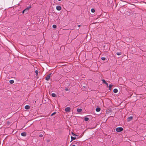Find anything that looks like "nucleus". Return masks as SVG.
I'll list each match as a JSON object with an SVG mask.
<instances>
[{
	"label": "nucleus",
	"mask_w": 146,
	"mask_h": 146,
	"mask_svg": "<svg viewBox=\"0 0 146 146\" xmlns=\"http://www.w3.org/2000/svg\"><path fill=\"white\" fill-rule=\"evenodd\" d=\"M101 59L103 60H106V58L105 57H102Z\"/></svg>",
	"instance_id": "nucleus-23"
},
{
	"label": "nucleus",
	"mask_w": 146,
	"mask_h": 146,
	"mask_svg": "<svg viewBox=\"0 0 146 146\" xmlns=\"http://www.w3.org/2000/svg\"><path fill=\"white\" fill-rule=\"evenodd\" d=\"M123 128L121 127L117 128L116 129V131L117 132H120L123 130Z\"/></svg>",
	"instance_id": "nucleus-2"
},
{
	"label": "nucleus",
	"mask_w": 146,
	"mask_h": 146,
	"mask_svg": "<svg viewBox=\"0 0 146 146\" xmlns=\"http://www.w3.org/2000/svg\"><path fill=\"white\" fill-rule=\"evenodd\" d=\"M9 82L11 84H12L14 83V81L13 80H11L9 81Z\"/></svg>",
	"instance_id": "nucleus-16"
},
{
	"label": "nucleus",
	"mask_w": 146,
	"mask_h": 146,
	"mask_svg": "<svg viewBox=\"0 0 146 146\" xmlns=\"http://www.w3.org/2000/svg\"><path fill=\"white\" fill-rule=\"evenodd\" d=\"M80 26H80V25H78V27H80Z\"/></svg>",
	"instance_id": "nucleus-29"
},
{
	"label": "nucleus",
	"mask_w": 146,
	"mask_h": 146,
	"mask_svg": "<svg viewBox=\"0 0 146 146\" xmlns=\"http://www.w3.org/2000/svg\"><path fill=\"white\" fill-rule=\"evenodd\" d=\"M39 136L41 137H43V135L42 134H40L39 135Z\"/></svg>",
	"instance_id": "nucleus-26"
},
{
	"label": "nucleus",
	"mask_w": 146,
	"mask_h": 146,
	"mask_svg": "<svg viewBox=\"0 0 146 146\" xmlns=\"http://www.w3.org/2000/svg\"><path fill=\"white\" fill-rule=\"evenodd\" d=\"M81 84L82 88H86L87 87V85L86 84H84L83 82H81Z\"/></svg>",
	"instance_id": "nucleus-5"
},
{
	"label": "nucleus",
	"mask_w": 146,
	"mask_h": 146,
	"mask_svg": "<svg viewBox=\"0 0 146 146\" xmlns=\"http://www.w3.org/2000/svg\"><path fill=\"white\" fill-rule=\"evenodd\" d=\"M35 73L36 76H37V75L38 73V72L37 70H36L35 71Z\"/></svg>",
	"instance_id": "nucleus-20"
},
{
	"label": "nucleus",
	"mask_w": 146,
	"mask_h": 146,
	"mask_svg": "<svg viewBox=\"0 0 146 146\" xmlns=\"http://www.w3.org/2000/svg\"><path fill=\"white\" fill-rule=\"evenodd\" d=\"M25 108L26 110H28L30 109V107L29 106L26 105L25 106Z\"/></svg>",
	"instance_id": "nucleus-11"
},
{
	"label": "nucleus",
	"mask_w": 146,
	"mask_h": 146,
	"mask_svg": "<svg viewBox=\"0 0 146 146\" xmlns=\"http://www.w3.org/2000/svg\"><path fill=\"white\" fill-rule=\"evenodd\" d=\"M52 27L54 28H56V26L55 25H54L52 26Z\"/></svg>",
	"instance_id": "nucleus-22"
},
{
	"label": "nucleus",
	"mask_w": 146,
	"mask_h": 146,
	"mask_svg": "<svg viewBox=\"0 0 146 146\" xmlns=\"http://www.w3.org/2000/svg\"><path fill=\"white\" fill-rule=\"evenodd\" d=\"M52 96L53 97H55L56 96V94L54 93H52Z\"/></svg>",
	"instance_id": "nucleus-18"
},
{
	"label": "nucleus",
	"mask_w": 146,
	"mask_h": 146,
	"mask_svg": "<svg viewBox=\"0 0 146 146\" xmlns=\"http://www.w3.org/2000/svg\"><path fill=\"white\" fill-rule=\"evenodd\" d=\"M21 136H23V137H25L27 135V133L26 132H24L23 133H21Z\"/></svg>",
	"instance_id": "nucleus-10"
},
{
	"label": "nucleus",
	"mask_w": 146,
	"mask_h": 146,
	"mask_svg": "<svg viewBox=\"0 0 146 146\" xmlns=\"http://www.w3.org/2000/svg\"><path fill=\"white\" fill-rule=\"evenodd\" d=\"M118 55H120L121 54V52H118L116 53Z\"/></svg>",
	"instance_id": "nucleus-19"
},
{
	"label": "nucleus",
	"mask_w": 146,
	"mask_h": 146,
	"mask_svg": "<svg viewBox=\"0 0 146 146\" xmlns=\"http://www.w3.org/2000/svg\"><path fill=\"white\" fill-rule=\"evenodd\" d=\"M95 10L94 9H91V11L92 12V13H94V12H95Z\"/></svg>",
	"instance_id": "nucleus-21"
},
{
	"label": "nucleus",
	"mask_w": 146,
	"mask_h": 146,
	"mask_svg": "<svg viewBox=\"0 0 146 146\" xmlns=\"http://www.w3.org/2000/svg\"><path fill=\"white\" fill-rule=\"evenodd\" d=\"M71 141H70V142H72L73 140H74L76 139V137H73L72 136H71Z\"/></svg>",
	"instance_id": "nucleus-12"
},
{
	"label": "nucleus",
	"mask_w": 146,
	"mask_h": 146,
	"mask_svg": "<svg viewBox=\"0 0 146 146\" xmlns=\"http://www.w3.org/2000/svg\"><path fill=\"white\" fill-rule=\"evenodd\" d=\"M56 9L57 10L60 11L61 9V7L60 6L58 5L56 7Z\"/></svg>",
	"instance_id": "nucleus-9"
},
{
	"label": "nucleus",
	"mask_w": 146,
	"mask_h": 146,
	"mask_svg": "<svg viewBox=\"0 0 146 146\" xmlns=\"http://www.w3.org/2000/svg\"><path fill=\"white\" fill-rule=\"evenodd\" d=\"M52 74V73H51L50 74H49L46 77V80L47 81H48L50 78V75L51 74Z\"/></svg>",
	"instance_id": "nucleus-4"
},
{
	"label": "nucleus",
	"mask_w": 146,
	"mask_h": 146,
	"mask_svg": "<svg viewBox=\"0 0 146 146\" xmlns=\"http://www.w3.org/2000/svg\"><path fill=\"white\" fill-rule=\"evenodd\" d=\"M56 113V112H54L53 113H52L51 115V116H52L53 115H54Z\"/></svg>",
	"instance_id": "nucleus-25"
},
{
	"label": "nucleus",
	"mask_w": 146,
	"mask_h": 146,
	"mask_svg": "<svg viewBox=\"0 0 146 146\" xmlns=\"http://www.w3.org/2000/svg\"><path fill=\"white\" fill-rule=\"evenodd\" d=\"M31 6L27 7L26 9H25L22 12L23 13H27L28 12L29 9L30 8H31Z\"/></svg>",
	"instance_id": "nucleus-1"
},
{
	"label": "nucleus",
	"mask_w": 146,
	"mask_h": 146,
	"mask_svg": "<svg viewBox=\"0 0 146 146\" xmlns=\"http://www.w3.org/2000/svg\"><path fill=\"white\" fill-rule=\"evenodd\" d=\"M58 1H61V0H58Z\"/></svg>",
	"instance_id": "nucleus-31"
},
{
	"label": "nucleus",
	"mask_w": 146,
	"mask_h": 146,
	"mask_svg": "<svg viewBox=\"0 0 146 146\" xmlns=\"http://www.w3.org/2000/svg\"><path fill=\"white\" fill-rule=\"evenodd\" d=\"M102 81H103V82L106 84L107 86L108 87L109 89H110V85L109 86H108V83L105 80L103 79Z\"/></svg>",
	"instance_id": "nucleus-7"
},
{
	"label": "nucleus",
	"mask_w": 146,
	"mask_h": 146,
	"mask_svg": "<svg viewBox=\"0 0 146 146\" xmlns=\"http://www.w3.org/2000/svg\"><path fill=\"white\" fill-rule=\"evenodd\" d=\"M65 110L66 112H68L70 111V108L69 107H67L65 108Z\"/></svg>",
	"instance_id": "nucleus-3"
},
{
	"label": "nucleus",
	"mask_w": 146,
	"mask_h": 146,
	"mask_svg": "<svg viewBox=\"0 0 146 146\" xmlns=\"http://www.w3.org/2000/svg\"><path fill=\"white\" fill-rule=\"evenodd\" d=\"M82 111V110L81 108H78L77 109V111L78 112H81V111Z\"/></svg>",
	"instance_id": "nucleus-13"
},
{
	"label": "nucleus",
	"mask_w": 146,
	"mask_h": 146,
	"mask_svg": "<svg viewBox=\"0 0 146 146\" xmlns=\"http://www.w3.org/2000/svg\"><path fill=\"white\" fill-rule=\"evenodd\" d=\"M89 118L87 117H85L84 118V120L85 121H88L89 120Z\"/></svg>",
	"instance_id": "nucleus-17"
},
{
	"label": "nucleus",
	"mask_w": 146,
	"mask_h": 146,
	"mask_svg": "<svg viewBox=\"0 0 146 146\" xmlns=\"http://www.w3.org/2000/svg\"><path fill=\"white\" fill-rule=\"evenodd\" d=\"M73 142L74 144H76L77 145H79L80 143V141H75Z\"/></svg>",
	"instance_id": "nucleus-8"
},
{
	"label": "nucleus",
	"mask_w": 146,
	"mask_h": 146,
	"mask_svg": "<svg viewBox=\"0 0 146 146\" xmlns=\"http://www.w3.org/2000/svg\"><path fill=\"white\" fill-rule=\"evenodd\" d=\"M113 86V85L110 84V88H111Z\"/></svg>",
	"instance_id": "nucleus-27"
},
{
	"label": "nucleus",
	"mask_w": 146,
	"mask_h": 146,
	"mask_svg": "<svg viewBox=\"0 0 146 146\" xmlns=\"http://www.w3.org/2000/svg\"><path fill=\"white\" fill-rule=\"evenodd\" d=\"M133 119V117L132 116L129 117L127 119V121L128 122H129L131 121Z\"/></svg>",
	"instance_id": "nucleus-6"
},
{
	"label": "nucleus",
	"mask_w": 146,
	"mask_h": 146,
	"mask_svg": "<svg viewBox=\"0 0 146 146\" xmlns=\"http://www.w3.org/2000/svg\"><path fill=\"white\" fill-rule=\"evenodd\" d=\"M100 108H97L96 109V111L97 112L100 111Z\"/></svg>",
	"instance_id": "nucleus-14"
},
{
	"label": "nucleus",
	"mask_w": 146,
	"mask_h": 146,
	"mask_svg": "<svg viewBox=\"0 0 146 146\" xmlns=\"http://www.w3.org/2000/svg\"><path fill=\"white\" fill-rule=\"evenodd\" d=\"M112 1H113V0H112Z\"/></svg>",
	"instance_id": "nucleus-32"
},
{
	"label": "nucleus",
	"mask_w": 146,
	"mask_h": 146,
	"mask_svg": "<svg viewBox=\"0 0 146 146\" xmlns=\"http://www.w3.org/2000/svg\"><path fill=\"white\" fill-rule=\"evenodd\" d=\"M113 92L114 93H116L118 92V90L117 89H114L113 90Z\"/></svg>",
	"instance_id": "nucleus-15"
},
{
	"label": "nucleus",
	"mask_w": 146,
	"mask_h": 146,
	"mask_svg": "<svg viewBox=\"0 0 146 146\" xmlns=\"http://www.w3.org/2000/svg\"><path fill=\"white\" fill-rule=\"evenodd\" d=\"M72 146H76L74 145H72Z\"/></svg>",
	"instance_id": "nucleus-30"
},
{
	"label": "nucleus",
	"mask_w": 146,
	"mask_h": 146,
	"mask_svg": "<svg viewBox=\"0 0 146 146\" xmlns=\"http://www.w3.org/2000/svg\"><path fill=\"white\" fill-rule=\"evenodd\" d=\"M65 90H66V91H68V88H66V89H65Z\"/></svg>",
	"instance_id": "nucleus-28"
},
{
	"label": "nucleus",
	"mask_w": 146,
	"mask_h": 146,
	"mask_svg": "<svg viewBox=\"0 0 146 146\" xmlns=\"http://www.w3.org/2000/svg\"><path fill=\"white\" fill-rule=\"evenodd\" d=\"M72 134L74 136H77V135H76L74 133H73L72 132Z\"/></svg>",
	"instance_id": "nucleus-24"
}]
</instances>
